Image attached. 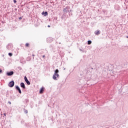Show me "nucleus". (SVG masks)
I'll return each mask as SVG.
<instances>
[{
	"instance_id": "nucleus-1",
	"label": "nucleus",
	"mask_w": 128,
	"mask_h": 128,
	"mask_svg": "<svg viewBox=\"0 0 128 128\" xmlns=\"http://www.w3.org/2000/svg\"><path fill=\"white\" fill-rule=\"evenodd\" d=\"M58 72H60L58 69H56L54 70V73L52 76V78L54 80H58V78H60V74H58Z\"/></svg>"
},
{
	"instance_id": "nucleus-12",
	"label": "nucleus",
	"mask_w": 128,
	"mask_h": 128,
	"mask_svg": "<svg viewBox=\"0 0 128 128\" xmlns=\"http://www.w3.org/2000/svg\"><path fill=\"white\" fill-rule=\"evenodd\" d=\"M42 14L44 16H46L48 14V12H42Z\"/></svg>"
},
{
	"instance_id": "nucleus-20",
	"label": "nucleus",
	"mask_w": 128,
	"mask_h": 128,
	"mask_svg": "<svg viewBox=\"0 0 128 128\" xmlns=\"http://www.w3.org/2000/svg\"><path fill=\"white\" fill-rule=\"evenodd\" d=\"M22 17H20L19 18H18V20H22Z\"/></svg>"
},
{
	"instance_id": "nucleus-21",
	"label": "nucleus",
	"mask_w": 128,
	"mask_h": 128,
	"mask_svg": "<svg viewBox=\"0 0 128 128\" xmlns=\"http://www.w3.org/2000/svg\"><path fill=\"white\" fill-rule=\"evenodd\" d=\"M14 4H16V0H14Z\"/></svg>"
},
{
	"instance_id": "nucleus-13",
	"label": "nucleus",
	"mask_w": 128,
	"mask_h": 128,
	"mask_svg": "<svg viewBox=\"0 0 128 128\" xmlns=\"http://www.w3.org/2000/svg\"><path fill=\"white\" fill-rule=\"evenodd\" d=\"M94 70V68H87V72H92Z\"/></svg>"
},
{
	"instance_id": "nucleus-31",
	"label": "nucleus",
	"mask_w": 128,
	"mask_h": 128,
	"mask_svg": "<svg viewBox=\"0 0 128 128\" xmlns=\"http://www.w3.org/2000/svg\"><path fill=\"white\" fill-rule=\"evenodd\" d=\"M66 70V68H64V70Z\"/></svg>"
},
{
	"instance_id": "nucleus-19",
	"label": "nucleus",
	"mask_w": 128,
	"mask_h": 128,
	"mask_svg": "<svg viewBox=\"0 0 128 128\" xmlns=\"http://www.w3.org/2000/svg\"><path fill=\"white\" fill-rule=\"evenodd\" d=\"M18 70H22V67L20 66L18 67Z\"/></svg>"
},
{
	"instance_id": "nucleus-26",
	"label": "nucleus",
	"mask_w": 128,
	"mask_h": 128,
	"mask_svg": "<svg viewBox=\"0 0 128 128\" xmlns=\"http://www.w3.org/2000/svg\"><path fill=\"white\" fill-rule=\"evenodd\" d=\"M4 116H6V113H4Z\"/></svg>"
},
{
	"instance_id": "nucleus-27",
	"label": "nucleus",
	"mask_w": 128,
	"mask_h": 128,
	"mask_svg": "<svg viewBox=\"0 0 128 128\" xmlns=\"http://www.w3.org/2000/svg\"><path fill=\"white\" fill-rule=\"evenodd\" d=\"M48 28H50V26L48 25Z\"/></svg>"
},
{
	"instance_id": "nucleus-25",
	"label": "nucleus",
	"mask_w": 128,
	"mask_h": 128,
	"mask_svg": "<svg viewBox=\"0 0 128 128\" xmlns=\"http://www.w3.org/2000/svg\"><path fill=\"white\" fill-rule=\"evenodd\" d=\"M88 80H90V77L89 78H88Z\"/></svg>"
},
{
	"instance_id": "nucleus-29",
	"label": "nucleus",
	"mask_w": 128,
	"mask_h": 128,
	"mask_svg": "<svg viewBox=\"0 0 128 128\" xmlns=\"http://www.w3.org/2000/svg\"><path fill=\"white\" fill-rule=\"evenodd\" d=\"M32 56H34V54H32Z\"/></svg>"
},
{
	"instance_id": "nucleus-22",
	"label": "nucleus",
	"mask_w": 128,
	"mask_h": 128,
	"mask_svg": "<svg viewBox=\"0 0 128 128\" xmlns=\"http://www.w3.org/2000/svg\"><path fill=\"white\" fill-rule=\"evenodd\" d=\"M2 70L0 68V74H2Z\"/></svg>"
},
{
	"instance_id": "nucleus-7",
	"label": "nucleus",
	"mask_w": 128,
	"mask_h": 128,
	"mask_svg": "<svg viewBox=\"0 0 128 128\" xmlns=\"http://www.w3.org/2000/svg\"><path fill=\"white\" fill-rule=\"evenodd\" d=\"M24 80L26 84H27L28 86H30V82L28 80V78H26V76H24Z\"/></svg>"
},
{
	"instance_id": "nucleus-9",
	"label": "nucleus",
	"mask_w": 128,
	"mask_h": 128,
	"mask_svg": "<svg viewBox=\"0 0 128 128\" xmlns=\"http://www.w3.org/2000/svg\"><path fill=\"white\" fill-rule=\"evenodd\" d=\"M20 87L23 88V90H26V85L24 83L22 82L20 84Z\"/></svg>"
},
{
	"instance_id": "nucleus-14",
	"label": "nucleus",
	"mask_w": 128,
	"mask_h": 128,
	"mask_svg": "<svg viewBox=\"0 0 128 128\" xmlns=\"http://www.w3.org/2000/svg\"><path fill=\"white\" fill-rule=\"evenodd\" d=\"M94 34L96 36H98V34H100V30H96L94 32Z\"/></svg>"
},
{
	"instance_id": "nucleus-2",
	"label": "nucleus",
	"mask_w": 128,
	"mask_h": 128,
	"mask_svg": "<svg viewBox=\"0 0 128 128\" xmlns=\"http://www.w3.org/2000/svg\"><path fill=\"white\" fill-rule=\"evenodd\" d=\"M64 14H68L69 16H70V12H72V10H70V6H66L65 8L63 9Z\"/></svg>"
},
{
	"instance_id": "nucleus-17",
	"label": "nucleus",
	"mask_w": 128,
	"mask_h": 128,
	"mask_svg": "<svg viewBox=\"0 0 128 128\" xmlns=\"http://www.w3.org/2000/svg\"><path fill=\"white\" fill-rule=\"evenodd\" d=\"M8 54L9 56H12V52H9Z\"/></svg>"
},
{
	"instance_id": "nucleus-16",
	"label": "nucleus",
	"mask_w": 128,
	"mask_h": 128,
	"mask_svg": "<svg viewBox=\"0 0 128 128\" xmlns=\"http://www.w3.org/2000/svg\"><path fill=\"white\" fill-rule=\"evenodd\" d=\"M26 48H28V46H30V44L26 43Z\"/></svg>"
},
{
	"instance_id": "nucleus-32",
	"label": "nucleus",
	"mask_w": 128,
	"mask_h": 128,
	"mask_svg": "<svg viewBox=\"0 0 128 128\" xmlns=\"http://www.w3.org/2000/svg\"><path fill=\"white\" fill-rule=\"evenodd\" d=\"M111 72H112V70H111Z\"/></svg>"
},
{
	"instance_id": "nucleus-3",
	"label": "nucleus",
	"mask_w": 128,
	"mask_h": 128,
	"mask_svg": "<svg viewBox=\"0 0 128 128\" xmlns=\"http://www.w3.org/2000/svg\"><path fill=\"white\" fill-rule=\"evenodd\" d=\"M70 15H68V13H63V14L62 16L61 17V18L62 20H66L68 18H70Z\"/></svg>"
},
{
	"instance_id": "nucleus-15",
	"label": "nucleus",
	"mask_w": 128,
	"mask_h": 128,
	"mask_svg": "<svg viewBox=\"0 0 128 128\" xmlns=\"http://www.w3.org/2000/svg\"><path fill=\"white\" fill-rule=\"evenodd\" d=\"M88 44H92V40H88Z\"/></svg>"
},
{
	"instance_id": "nucleus-18",
	"label": "nucleus",
	"mask_w": 128,
	"mask_h": 128,
	"mask_svg": "<svg viewBox=\"0 0 128 128\" xmlns=\"http://www.w3.org/2000/svg\"><path fill=\"white\" fill-rule=\"evenodd\" d=\"M24 112L25 114H28V110H26L25 108L24 109Z\"/></svg>"
},
{
	"instance_id": "nucleus-30",
	"label": "nucleus",
	"mask_w": 128,
	"mask_h": 128,
	"mask_svg": "<svg viewBox=\"0 0 128 128\" xmlns=\"http://www.w3.org/2000/svg\"><path fill=\"white\" fill-rule=\"evenodd\" d=\"M126 38H128V36H126Z\"/></svg>"
},
{
	"instance_id": "nucleus-11",
	"label": "nucleus",
	"mask_w": 128,
	"mask_h": 128,
	"mask_svg": "<svg viewBox=\"0 0 128 128\" xmlns=\"http://www.w3.org/2000/svg\"><path fill=\"white\" fill-rule=\"evenodd\" d=\"M44 92V87L42 86L40 89L39 92L40 94H43Z\"/></svg>"
},
{
	"instance_id": "nucleus-23",
	"label": "nucleus",
	"mask_w": 128,
	"mask_h": 128,
	"mask_svg": "<svg viewBox=\"0 0 128 128\" xmlns=\"http://www.w3.org/2000/svg\"><path fill=\"white\" fill-rule=\"evenodd\" d=\"M8 104H12V102H10V101H8Z\"/></svg>"
},
{
	"instance_id": "nucleus-5",
	"label": "nucleus",
	"mask_w": 128,
	"mask_h": 128,
	"mask_svg": "<svg viewBox=\"0 0 128 128\" xmlns=\"http://www.w3.org/2000/svg\"><path fill=\"white\" fill-rule=\"evenodd\" d=\"M12 48H14V46H12V44H10L6 46L7 50H12Z\"/></svg>"
},
{
	"instance_id": "nucleus-24",
	"label": "nucleus",
	"mask_w": 128,
	"mask_h": 128,
	"mask_svg": "<svg viewBox=\"0 0 128 128\" xmlns=\"http://www.w3.org/2000/svg\"><path fill=\"white\" fill-rule=\"evenodd\" d=\"M42 58H46V56H44V55H43L42 56Z\"/></svg>"
},
{
	"instance_id": "nucleus-28",
	"label": "nucleus",
	"mask_w": 128,
	"mask_h": 128,
	"mask_svg": "<svg viewBox=\"0 0 128 128\" xmlns=\"http://www.w3.org/2000/svg\"><path fill=\"white\" fill-rule=\"evenodd\" d=\"M80 52H82V49H80Z\"/></svg>"
},
{
	"instance_id": "nucleus-8",
	"label": "nucleus",
	"mask_w": 128,
	"mask_h": 128,
	"mask_svg": "<svg viewBox=\"0 0 128 128\" xmlns=\"http://www.w3.org/2000/svg\"><path fill=\"white\" fill-rule=\"evenodd\" d=\"M15 88L16 90H18V92L19 94H22V90H20V86H16Z\"/></svg>"
},
{
	"instance_id": "nucleus-4",
	"label": "nucleus",
	"mask_w": 128,
	"mask_h": 128,
	"mask_svg": "<svg viewBox=\"0 0 128 128\" xmlns=\"http://www.w3.org/2000/svg\"><path fill=\"white\" fill-rule=\"evenodd\" d=\"M9 88H14V81L12 80L8 84Z\"/></svg>"
},
{
	"instance_id": "nucleus-10",
	"label": "nucleus",
	"mask_w": 128,
	"mask_h": 128,
	"mask_svg": "<svg viewBox=\"0 0 128 128\" xmlns=\"http://www.w3.org/2000/svg\"><path fill=\"white\" fill-rule=\"evenodd\" d=\"M54 40V39L52 38H47V42L48 43L52 42Z\"/></svg>"
},
{
	"instance_id": "nucleus-6",
	"label": "nucleus",
	"mask_w": 128,
	"mask_h": 128,
	"mask_svg": "<svg viewBox=\"0 0 128 128\" xmlns=\"http://www.w3.org/2000/svg\"><path fill=\"white\" fill-rule=\"evenodd\" d=\"M14 74V71H10V72H7L6 73V76H13Z\"/></svg>"
}]
</instances>
